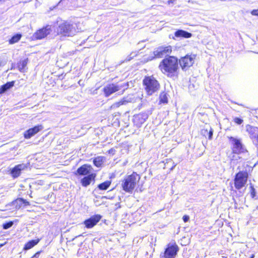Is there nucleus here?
<instances>
[{"instance_id":"nucleus-1","label":"nucleus","mask_w":258,"mask_h":258,"mask_svg":"<svg viewBox=\"0 0 258 258\" xmlns=\"http://www.w3.org/2000/svg\"><path fill=\"white\" fill-rule=\"evenodd\" d=\"M159 67L163 74L173 76L178 69V59L174 56L166 57L161 61Z\"/></svg>"},{"instance_id":"nucleus-2","label":"nucleus","mask_w":258,"mask_h":258,"mask_svg":"<svg viewBox=\"0 0 258 258\" xmlns=\"http://www.w3.org/2000/svg\"><path fill=\"white\" fill-rule=\"evenodd\" d=\"M140 179V176L135 172L127 176L122 181V189L127 192L132 193Z\"/></svg>"},{"instance_id":"nucleus-3","label":"nucleus","mask_w":258,"mask_h":258,"mask_svg":"<svg viewBox=\"0 0 258 258\" xmlns=\"http://www.w3.org/2000/svg\"><path fill=\"white\" fill-rule=\"evenodd\" d=\"M76 24H71L65 22L59 25L57 28L58 34H62L64 36H73L78 32L76 29Z\"/></svg>"},{"instance_id":"nucleus-4","label":"nucleus","mask_w":258,"mask_h":258,"mask_svg":"<svg viewBox=\"0 0 258 258\" xmlns=\"http://www.w3.org/2000/svg\"><path fill=\"white\" fill-rule=\"evenodd\" d=\"M128 87V83H111L108 84L104 86L103 89L104 95L106 97H108L112 95L113 93L118 91L120 90H122V94L124 91L127 89Z\"/></svg>"},{"instance_id":"nucleus-5","label":"nucleus","mask_w":258,"mask_h":258,"mask_svg":"<svg viewBox=\"0 0 258 258\" xmlns=\"http://www.w3.org/2000/svg\"><path fill=\"white\" fill-rule=\"evenodd\" d=\"M143 84L149 95H152L160 88L159 83L153 76L146 77L143 80Z\"/></svg>"},{"instance_id":"nucleus-6","label":"nucleus","mask_w":258,"mask_h":258,"mask_svg":"<svg viewBox=\"0 0 258 258\" xmlns=\"http://www.w3.org/2000/svg\"><path fill=\"white\" fill-rule=\"evenodd\" d=\"M247 180V173L239 172L236 174L234 185L237 189H240L244 186Z\"/></svg>"},{"instance_id":"nucleus-7","label":"nucleus","mask_w":258,"mask_h":258,"mask_svg":"<svg viewBox=\"0 0 258 258\" xmlns=\"http://www.w3.org/2000/svg\"><path fill=\"white\" fill-rule=\"evenodd\" d=\"M172 51L171 46H160L156 48L153 52L154 57L161 58L169 55Z\"/></svg>"},{"instance_id":"nucleus-8","label":"nucleus","mask_w":258,"mask_h":258,"mask_svg":"<svg viewBox=\"0 0 258 258\" xmlns=\"http://www.w3.org/2000/svg\"><path fill=\"white\" fill-rule=\"evenodd\" d=\"M195 57L194 55H186L182 57L179 60V64L182 70H186L188 68L191 67L194 62Z\"/></svg>"},{"instance_id":"nucleus-9","label":"nucleus","mask_w":258,"mask_h":258,"mask_svg":"<svg viewBox=\"0 0 258 258\" xmlns=\"http://www.w3.org/2000/svg\"><path fill=\"white\" fill-rule=\"evenodd\" d=\"M51 32V26L47 25L38 30L33 34V38L36 39H41L45 37Z\"/></svg>"},{"instance_id":"nucleus-10","label":"nucleus","mask_w":258,"mask_h":258,"mask_svg":"<svg viewBox=\"0 0 258 258\" xmlns=\"http://www.w3.org/2000/svg\"><path fill=\"white\" fill-rule=\"evenodd\" d=\"M101 216L100 215H95L91 216L90 218L86 220L84 224L87 228H92L95 226L101 219Z\"/></svg>"},{"instance_id":"nucleus-11","label":"nucleus","mask_w":258,"mask_h":258,"mask_svg":"<svg viewBox=\"0 0 258 258\" xmlns=\"http://www.w3.org/2000/svg\"><path fill=\"white\" fill-rule=\"evenodd\" d=\"M230 140L233 143V153L239 154L242 152L243 148L240 140L232 137L230 138Z\"/></svg>"},{"instance_id":"nucleus-12","label":"nucleus","mask_w":258,"mask_h":258,"mask_svg":"<svg viewBox=\"0 0 258 258\" xmlns=\"http://www.w3.org/2000/svg\"><path fill=\"white\" fill-rule=\"evenodd\" d=\"M43 128V127L42 125L35 126L25 131L24 133V136L25 139H30L39 132L41 131Z\"/></svg>"},{"instance_id":"nucleus-13","label":"nucleus","mask_w":258,"mask_h":258,"mask_svg":"<svg viewBox=\"0 0 258 258\" xmlns=\"http://www.w3.org/2000/svg\"><path fill=\"white\" fill-rule=\"evenodd\" d=\"M178 250V247L176 244L169 246L165 251L164 257L165 258H174Z\"/></svg>"},{"instance_id":"nucleus-14","label":"nucleus","mask_w":258,"mask_h":258,"mask_svg":"<svg viewBox=\"0 0 258 258\" xmlns=\"http://www.w3.org/2000/svg\"><path fill=\"white\" fill-rule=\"evenodd\" d=\"M96 174L95 173H91L87 176H84L81 180V183L84 187H87L92 182H95Z\"/></svg>"},{"instance_id":"nucleus-15","label":"nucleus","mask_w":258,"mask_h":258,"mask_svg":"<svg viewBox=\"0 0 258 258\" xmlns=\"http://www.w3.org/2000/svg\"><path fill=\"white\" fill-rule=\"evenodd\" d=\"M92 170L91 166L84 164L78 168L77 172L79 175L87 176L91 174Z\"/></svg>"},{"instance_id":"nucleus-16","label":"nucleus","mask_w":258,"mask_h":258,"mask_svg":"<svg viewBox=\"0 0 258 258\" xmlns=\"http://www.w3.org/2000/svg\"><path fill=\"white\" fill-rule=\"evenodd\" d=\"M26 166L24 164H21L18 165H16L15 167H14L11 170V174L14 177H18L22 170H24L26 168Z\"/></svg>"},{"instance_id":"nucleus-17","label":"nucleus","mask_w":258,"mask_h":258,"mask_svg":"<svg viewBox=\"0 0 258 258\" xmlns=\"http://www.w3.org/2000/svg\"><path fill=\"white\" fill-rule=\"evenodd\" d=\"M246 130L250 135L251 138H256L258 139V127L253 126L251 125H247L246 126Z\"/></svg>"},{"instance_id":"nucleus-18","label":"nucleus","mask_w":258,"mask_h":258,"mask_svg":"<svg viewBox=\"0 0 258 258\" xmlns=\"http://www.w3.org/2000/svg\"><path fill=\"white\" fill-rule=\"evenodd\" d=\"M174 35L176 37H183L187 38L191 37L192 34L190 33L183 30H178L175 31Z\"/></svg>"},{"instance_id":"nucleus-19","label":"nucleus","mask_w":258,"mask_h":258,"mask_svg":"<svg viewBox=\"0 0 258 258\" xmlns=\"http://www.w3.org/2000/svg\"><path fill=\"white\" fill-rule=\"evenodd\" d=\"M148 116L146 113H142L134 116V121L138 123L142 124L148 118Z\"/></svg>"},{"instance_id":"nucleus-20","label":"nucleus","mask_w":258,"mask_h":258,"mask_svg":"<svg viewBox=\"0 0 258 258\" xmlns=\"http://www.w3.org/2000/svg\"><path fill=\"white\" fill-rule=\"evenodd\" d=\"M14 81L9 82L2 85L0 87V94L5 93L7 91L11 89L14 85Z\"/></svg>"},{"instance_id":"nucleus-21","label":"nucleus","mask_w":258,"mask_h":258,"mask_svg":"<svg viewBox=\"0 0 258 258\" xmlns=\"http://www.w3.org/2000/svg\"><path fill=\"white\" fill-rule=\"evenodd\" d=\"M39 242V239L32 240L28 241L24 247V249L25 250H28L34 247Z\"/></svg>"},{"instance_id":"nucleus-22","label":"nucleus","mask_w":258,"mask_h":258,"mask_svg":"<svg viewBox=\"0 0 258 258\" xmlns=\"http://www.w3.org/2000/svg\"><path fill=\"white\" fill-rule=\"evenodd\" d=\"M24 203L23 199L19 198L12 202V205L15 206L16 209H19Z\"/></svg>"},{"instance_id":"nucleus-23","label":"nucleus","mask_w":258,"mask_h":258,"mask_svg":"<svg viewBox=\"0 0 258 258\" xmlns=\"http://www.w3.org/2000/svg\"><path fill=\"white\" fill-rule=\"evenodd\" d=\"M110 181H106L98 185V187L100 190H106L110 185Z\"/></svg>"},{"instance_id":"nucleus-24","label":"nucleus","mask_w":258,"mask_h":258,"mask_svg":"<svg viewBox=\"0 0 258 258\" xmlns=\"http://www.w3.org/2000/svg\"><path fill=\"white\" fill-rule=\"evenodd\" d=\"M22 37L21 34H17L14 35L10 40L9 43L11 44H14L18 42Z\"/></svg>"},{"instance_id":"nucleus-25","label":"nucleus","mask_w":258,"mask_h":258,"mask_svg":"<svg viewBox=\"0 0 258 258\" xmlns=\"http://www.w3.org/2000/svg\"><path fill=\"white\" fill-rule=\"evenodd\" d=\"M94 164L97 167H99L103 163V157L101 156L95 158L93 160Z\"/></svg>"},{"instance_id":"nucleus-26","label":"nucleus","mask_w":258,"mask_h":258,"mask_svg":"<svg viewBox=\"0 0 258 258\" xmlns=\"http://www.w3.org/2000/svg\"><path fill=\"white\" fill-rule=\"evenodd\" d=\"M159 99H160V103H167V101H168L167 97L166 96V93H165L164 92H163L160 94Z\"/></svg>"},{"instance_id":"nucleus-27","label":"nucleus","mask_w":258,"mask_h":258,"mask_svg":"<svg viewBox=\"0 0 258 258\" xmlns=\"http://www.w3.org/2000/svg\"><path fill=\"white\" fill-rule=\"evenodd\" d=\"M27 63V59H25L21 61L18 66L19 70L22 72L26 66Z\"/></svg>"},{"instance_id":"nucleus-28","label":"nucleus","mask_w":258,"mask_h":258,"mask_svg":"<svg viewBox=\"0 0 258 258\" xmlns=\"http://www.w3.org/2000/svg\"><path fill=\"white\" fill-rule=\"evenodd\" d=\"M125 102H126V100L123 99L119 102L114 103L113 104H112V105L111 106V107L112 108L118 107L120 105L124 104Z\"/></svg>"},{"instance_id":"nucleus-29","label":"nucleus","mask_w":258,"mask_h":258,"mask_svg":"<svg viewBox=\"0 0 258 258\" xmlns=\"http://www.w3.org/2000/svg\"><path fill=\"white\" fill-rule=\"evenodd\" d=\"M13 224L14 223L13 221H10L9 222L4 223L3 225V228L4 229H8L9 228L13 226Z\"/></svg>"},{"instance_id":"nucleus-30","label":"nucleus","mask_w":258,"mask_h":258,"mask_svg":"<svg viewBox=\"0 0 258 258\" xmlns=\"http://www.w3.org/2000/svg\"><path fill=\"white\" fill-rule=\"evenodd\" d=\"M250 194L252 198H254L256 196L255 189L251 184L250 185Z\"/></svg>"},{"instance_id":"nucleus-31","label":"nucleus","mask_w":258,"mask_h":258,"mask_svg":"<svg viewBox=\"0 0 258 258\" xmlns=\"http://www.w3.org/2000/svg\"><path fill=\"white\" fill-rule=\"evenodd\" d=\"M205 132H206L207 133V134L208 135L209 139L211 140L212 139V136H213V130L211 128L210 131L209 132H208V130H205Z\"/></svg>"},{"instance_id":"nucleus-32","label":"nucleus","mask_w":258,"mask_h":258,"mask_svg":"<svg viewBox=\"0 0 258 258\" xmlns=\"http://www.w3.org/2000/svg\"><path fill=\"white\" fill-rule=\"evenodd\" d=\"M234 121L238 124H241L243 122V120L238 117H235L234 118Z\"/></svg>"},{"instance_id":"nucleus-33","label":"nucleus","mask_w":258,"mask_h":258,"mask_svg":"<svg viewBox=\"0 0 258 258\" xmlns=\"http://www.w3.org/2000/svg\"><path fill=\"white\" fill-rule=\"evenodd\" d=\"M251 14L253 16H256L258 17V9L253 10L251 12Z\"/></svg>"},{"instance_id":"nucleus-34","label":"nucleus","mask_w":258,"mask_h":258,"mask_svg":"<svg viewBox=\"0 0 258 258\" xmlns=\"http://www.w3.org/2000/svg\"><path fill=\"white\" fill-rule=\"evenodd\" d=\"M182 219L184 222H187L188 221V220L189 219V217L187 215H184L183 216Z\"/></svg>"},{"instance_id":"nucleus-35","label":"nucleus","mask_w":258,"mask_h":258,"mask_svg":"<svg viewBox=\"0 0 258 258\" xmlns=\"http://www.w3.org/2000/svg\"><path fill=\"white\" fill-rule=\"evenodd\" d=\"M40 251H38L30 258H38V257L39 256V255H40Z\"/></svg>"},{"instance_id":"nucleus-36","label":"nucleus","mask_w":258,"mask_h":258,"mask_svg":"<svg viewBox=\"0 0 258 258\" xmlns=\"http://www.w3.org/2000/svg\"><path fill=\"white\" fill-rule=\"evenodd\" d=\"M23 201H24L23 204H24L26 206L29 205V203L28 202H27L26 200H25L23 199Z\"/></svg>"},{"instance_id":"nucleus-37","label":"nucleus","mask_w":258,"mask_h":258,"mask_svg":"<svg viewBox=\"0 0 258 258\" xmlns=\"http://www.w3.org/2000/svg\"><path fill=\"white\" fill-rule=\"evenodd\" d=\"M176 0H169L168 1L167 3L168 5H170V4L173 3Z\"/></svg>"},{"instance_id":"nucleus-38","label":"nucleus","mask_w":258,"mask_h":258,"mask_svg":"<svg viewBox=\"0 0 258 258\" xmlns=\"http://www.w3.org/2000/svg\"><path fill=\"white\" fill-rule=\"evenodd\" d=\"M133 54V53H132L130 55V56H128L127 58H126V60L127 61H130V60H131V59L132 58V57L131 56V55Z\"/></svg>"},{"instance_id":"nucleus-39","label":"nucleus","mask_w":258,"mask_h":258,"mask_svg":"<svg viewBox=\"0 0 258 258\" xmlns=\"http://www.w3.org/2000/svg\"><path fill=\"white\" fill-rule=\"evenodd\" d=\"M254 255L253 254H252V255L251 256L250 258H253V257H254Z\"/></svg>"},{"instance_id":"nucleus-40","label":"nucleus","mask_w":258,"mask_h":258,"mask_svg":"<svg viewBox=\"0 0 258 258\" xmlns=\"http://www.w3.org/2000/svg\"><path fill=\"white\" fill-rule=\"evenodd\" d=\"M4 245V244H1L0 245V247H1L2 246H3Z\"/></svg>"},{"instance_id":"nucleus-41","label":"nucleus","mask_w":258,"mask_h":258,"mask_svg":"<svg viewBox=\"0 0 258 258\" xmlns=\"http://www.w3.org/2000/svg\"><path fill=\"white\" fill-rule=\"evenodd\" d=\"M5 0H0V2H3V1H5Z\"/></svg>"},{"instance_id":"nucleus-42","label":"nucleus","mask_w":258,"mask_h":258,"mask_svg":"<svg viewBox=\"0 0 258 258\" xmlns=\"http://www.w3.org/2000/svg\"><path fill=\"white\" fill-rule=\"evenodd\" d=\"M234 156H233V158H234ZM234 160V158H232V160Z\"/></svg>"}]
</instances>
